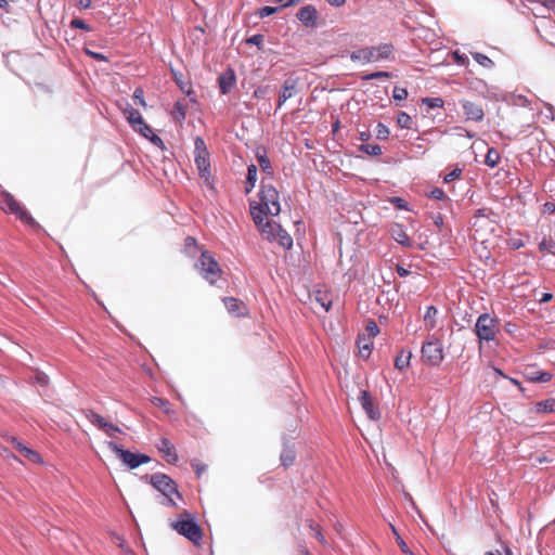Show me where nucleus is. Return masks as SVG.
<instances>
[{"instance_id": "f257e3e1", "label": "nucleus", "mask_w": 555, "mask_h": 555, "mask_svg": "<svg viewBox=\"0 0 555 555\" xmlns=\"http://www.w3.org/2000/svg\"><path fill=\"white\" fill-rule=\"evenodd\" d=\"M281 211L280 196L276 189L262 181L259 201L250 203V215L262 238L278 242L282 247L289 249L293 246L292 236L268 215L278 216Z\"/></svg>"}, {"instance_id": "f03ea898", "label": "nucleus", "mask_w": 555, "mask_h": 555, "mask_svg": "<svg viewBox=\"0 0 555 555\" xmlns=\"http://www.w3.org/2000/svg\"><path fill=\"white\" fill-rule=\"evenodd\" d=\"M170 526L179 534L185 537L194 544L202 540V531L195 517L188 511L181 513L177 519L170 521Z\"/></svg>"}, {"instance_id": "7ed1b4c3", "label": "nucleus", "mask_w": 555, "mask_h": 555, "mask_svg": "<svg viewBox=\"0 0 555 555\" xmlns=\"http://www.w3.org/2000/svg\"><path fill=\"white\" fill-rule=\"evenodd\" d=\"M392 47L390 44H380L378 47H367L352 52L351 60L362 63L379 62L390 59Z\"/></svg>"}, {"instance_id": "20e7f679", "label": "nucleus", "mask_w": 555, "mask_h": 555, "mask_svg": "<svg viewBox=\"0 0 555 555\" xmlns=\"http://www.w3.org/2000/svg\"><path fill=\"white\" fill-rule=\"evenodd\" d=\"M194 160L199 173V177L205 180L207 185H210V163L209 153L207 151L205 141L201 137L194 140Z\"/></svg>"}, {"instance_id": "39448f33", "label": "nucleus", "mask_w": 555, "mask_h": 555, "mask_svg": "<svg viewBox=\"0 0 555 555\" xmlns=\"http://www.w3.org/2000/svg\"><path fill=\"white\" fill-rule=\"evenodd\" d=\"M152 486L162 493L164 504L176 505L173 500V495L180 499V494L177 490L175 482L167 476L163 474H155L151 477Z\"/></svg>"}, {"instance_id": "423d86ee", "label": "nucleus", "mask_w": 555, "mask_h": 555, "mask_svg": "<svg viewBox=\"0 0 555 555\" xmlns=\"http://www.w3.org/2000/svg\"><path fill=\"white\" fill-rule=\"evenodd\" d=\"M499 332L498 321L489 313H482L478 317L475 324V333L479 340H494Z\"/></svg>"}, {"instance_id": "0eeeda50", "label": "nucleus", "mask_w": 555, "mask_h": 555, "mask_svg": "<svg viewBox=\"0 0 555 555\" xmlns=\"http://www.w3.org/2000/svg\"><path fill=\"white\" fill-rule=\"evenodd\" d=\"M422 358L428 365H439L443 360L442 343L435 337L427 339L422 346Z\"/></svg>"}, {"instance_id": "6e6552de", "label": "nucleus", "mask_w": 555, "mask_h": 555, "mask_svg": "<svg viewBox=\"0 0 555 555\" xmlns=\"http://www.w3.org/2000/svg\"><path fill=\"white\" fill-rule=\"evenodd\" d=\"M107 447L122 461V463L130 469L139 467L141 464L150 462V457L145 454H135L130 451L124 450L119 444L109 441Z\"/></svg>"}, {"instance_id": "1a4fd4ad", "label": "nucleus", "mask_w": 555, "mask_h": 555, "mask_svg": "<svg viewBox=\"0 0 555 555\" xmlns=\"http://www.w3.org/2000/svg\"><path fill=\"white\" fill-rule=\"evenodd\" d=\"M196 267L204 279L211 284L216 282L221 272L218 262L208 253H202Z\"/></svg>"}, {"instance_id": "9d476101", "label": "nucleus", "mask_w": 555, "mask_h": 555, "mask_svg": "<svg viewBox=\"0 0 555 555\" xmlns=\"http://www.w3.org/2000/svg\"><path fill=\"white\" fill-rule=\"evenodd\" d=\"M0 207L5 212L15 214L22 221L29 224H35L33 217L15 201L11 194L7 192H3L1 195Z\"/></svg>"}, {"instance_id": "9b49d317", "label": "nucleus", "mask_w": 555, "mask_h": 555, "mask_svg": "<svg viewBox=\"0 0 555 555\" xmlns=\"http://www.w3.org/2000/svg\"><path fill=\"white\" fill-rule=\"evenodd\" d=\"M359 401L370 420L377 421L380 417L378 408L375 406L371 395L366 390L360 391Z\"/></svg>"}, {"instance_id": "f8f14e48", "label": "nucleus", "mask_w": 555, "mask_h": 555, "mask_svg": "<svg viewBox=\"0 0 555 555\" xmlns=\"http://www.w3.org/2000/svg\"><path fill=\"white\" fill-rule=\"evenodd\" d=\"M461 105L466 120L481 121L483 119L485 113L479 104L463 100L461 101Z\"/></svg>"}, {"instance_id": "ddd939ff", "label": "nucleus", "mask_w": 555, "mask_h": 555, "mask_svg": "<svg viewBox=\"0 0 555 555\" xmlns=\"http://www.w3.org/2000/svg\"><path fill=\"white\" fill-rule=\"evenodd\" d=\"M297 18L306 26H314L317 23L318 11L314 5L307 4L299 9Z\"/></svg>"}, {"instance_id": "4468645a", "label": "nucleus", "mask_w": 555, "mask_h": 555, "mask_svg": "<svg viewBox=\"0 0 555 555\" xmlns=\"http://www.w3.org/2000/svg\"><path fill=\"white\" fill-rule=\"evenodd\" d=\"M297 93V81L288 78L284 81L283 88L279 96L278 107H281L288 99H292Z\"/></svg>"}, {"instance_id": "2eb2a0df", "label": "nucleus", "mask_w": 555, "mask_h": 555, "mask_svg": "<svg viewBox=\"0 0 555 555\" xmlns=\"http://www.w3.org/2000/svg\"><path fill=\"white\" fill-rule=\"evenodd\" d=\"M236 82V76L232 68H228L224 73H222L219 77V87L220 91L223 94L230 92V90L234 87Z\"/></svg>"}, {"instance_id": "dca6fc26", "label": "nucleus", "mask_w": 555, "mask_h": 555, "mask_svg": "<svg viewBox=\"0 0 555 555\" xmlns=\"http://www.w3.org/2000/svg\"><path fill=\"white\" fill-rule=\"evenodd\" d=\"M223 302L228 312L232 315L241 317L247 313L245 305L236 298L228 297L223 299Z\"/></svg>"}, {"instance_id": "f3484780", "label": "nucleus", "mask_w": 555, "mask_h": 555, "mask_svg": "<svg viewBox=\"0 0 555 555\" xmlns=\"http://www.w3.org/2000/svg\"><path fill=\"white\" fill-rule=\"evenodd\" d=\"M122 113L133 130L139 125H143L144 120L142 118V115L137 109H134L129 103L125 104V107H122Z\"/></svg>"}, {"instance_id": "a211bd4d", "label": "nucleus", "mask_w": 555, "mask_h": 555, "mask_svg": "<svg viewBox=\"0 0 555 555\" xmlns=\"http://www.w3.org/2000/svg\"><path fill=\"white\" fill-rule=\"evenodd\" d=\"M390 234H391V237L398 244H400L404 247L412 246V241L410 240V237L408 236V234L405 233V230L403 229V227L401 224L396 223V224L391 225Z\"/></svg>"}, {"instance_id": "6ab92c4d", "label": "nucleus", "mask_w": 555, "mask_h": 555, "mask_svg": "<svg viewBox=\"0 0 555 555\" xmlns=\"http://www.w3.org/2000/svg\"><path fill=\"white\" fill-rule=\"evenodd\" d=\"M159 452H162L169 463H173L178 460L175 447L167 438H162L156 444Z\"/></svg>"}, {"instance_id": "aec40b11", "label": "nucleus", "mask_w": 555, "mask_h": 555, "mask_svg": "<svg viewBox=\"0 0 555 555\" xmlns=\"http://www.w3.org/2000/svg\"><path fill=\"white\" fill-rule=\"evenodd\" d=\"M311 300H314L324 311H328L332 305V299L328 295L318 291L311 297Z\"/></svg>"}, {"instance_id": "412c9836", "label": "nucleus", "mask_w": 555, "mask_h": 555, "mask_svg": "<svg viewBox=\"0 0 555 555\" xmlns=\"http://www.w3.org/2000/svg\"><path fill=\"white\" fill-rule=\"evenodd\" d=\"M438 310L434 306L427 307V310L424 315V323L427 330H433L436 326V317Z\"/></svg>"}, {"instance_id": "4be33fe9", "label": "nucleus", "mask_w": 555, "mask_h": 555, "mask_svg": "<svg viewBox=\"0 0 555 555\" xmlns=\"http://www.w3.org/2000/svg\"><path fill=\"white\" fill-rule=\"evenodd\" d=\"M411 357H412V353L410 351L409 352L401 351L395 360L396 369H398L399 371H403L404 369H406L410 364Z\"/></svg>"}, {"instance_id": "5701e85b", "label": "nucleus", "mask_w": 555, "mask_h": 555, "mask_svg": "<svg viewBox=\"0 0 555 555\" xmlns=\"http://www.w3.org/2000/svg\"><path fill=\"white\" fill-rule=\"evenodd\" d=\"M370 339L371 338H365L362 336H360L358 338L359 352H360L361 357H363V358H367L371 354L372 343Z\"/></svg>"}, {"instance_id": "b1692460", "label": "nucleus", "mask_w": 555, "mask_h": 555, "mask_svg": "<svg viewBox=\"0 0 555 555\" xmlns=\"http://www.w3.org/2000/svg\"><path fill=\"white\" fill-rule=\"evenodd\" d=\"M261 43V37H247L244 40H242L238 44L240 52H245V48L248 47H256L259 49Z\"/></svg>"}, {"instance_id": "393cba45", "label": "nucleus", "mask_w": 555, "mask_h": 555, "mask_svg": "<svg viewBox=\"0 0 555 555\" xmlns=\"http://www.w3.org/2000/svg\"><path fill=\"white\" fill-rule=\"evenodd\" d=\"M86 416H87V418L89 420L90 423H92L93 425L98 426L102 430L104 429V427L108 423V422L105 421L104 417H102L101 415H99V414H96V413H94L92 411H89L86 414Z\"/></svg>"}, {"instance_id": "a878e982", "label": "nucleus", "mask_w": 555, "mask_h": 555, "mask_svg": "<svg viewBox=\"0 0 555 555\" xmlns=\"http://www.w3.org/2000/svg\"><path fill=\"white\" fill-rule=\"evenodd\" d=\"M86 416H87V418L89 420L90 423H92L93 425L98 426L102 430L104 429V427L108 423V422L105 421L104 417H102L101 415H99V414H96V413H94L92 411H89L86 414Z\"/></svg>"}, {"instance_id": "bb28decb", "label": "nucleus", "mask_w": 555, "mask_h": 555, "mask_svg": "<svg viewBox=\"0 0 555 555\" xmlns=\"http://www.w3.org/2000/svg\"><path fill=\"white\" fill-rule=\"evenodd\" d=\"M295 460V452L293 449L285 447L281 453V462L283 466L287 467L293 464Z\"/></svg>"}, {"instance_id": "cd10ccee", "label": "nucleus", "mask_w": 555, "mask_h": 555, "mask_svg": "<svg viewBox=\"0 0 555 555\" xmlns=\"http://www.w3.org/2000/svg\"><path fill=\"white\" fill-rule=\"evenodd\" d=\"M257 160H258V164H259L260 168L268 176H272L273 171H272L271 163H270V159L267 157V155L264 153L263 154H258L257 155Z\"/></svg>"}, {"instance_id": "c85d7f7f", "label": "nucleus", "mask_w": 555, "mask_h": 555, "mask_svg": "<svg viewBox=\"0 0 555 555\" xmlns=\"http://www.w3.org/2000/svg\"><path fill=\"white\" fill-rule=\"evenodd\" d=\"M171 115L177 122L181 124L185 118V107L180 102H177Z\"/></svg>"}, {"instance_id": "c756f323", "label": "nucleus", "mask_w": 555, "mask_h": 555, "mask_svg": "<svg viewBox=\"0 0 555 555\" xmlns=\"http://www.w3.org/2000/svg\"><path fill=\"white\" fill-rule=\"evenodd\" d=\"M499 160H500L499 152L494 149H489L487 152V155H486L485 163L489 167L494 168L499 164Z\"/></svg>"}, {"instance_id": "7c9ffc66", "label": "nucleus", "mask_w": 555, "mask_h": 555, "mask_svg": "<svg viewBox=\"0 0 555 555\" xmlns=\"http://www.w3.org/2000/svg\"><path fill=\"white\" fill-rule=\"evenodd\" d=\"M527 377H528V379H530L532 382H541V383H546L551 379V375L548 373L539 372V371L527 373Z\"/></svg>"}, {"instance_id": "2f4dec72", "label": "nucleus", "mask_w": 555, "mask_h": 555, "mask_svg": "<svg viewBox=\"0 0 555 555\" xmlns=\"http://www.w3.org/2000/svg\"><path fill=\"white\" fill-rule=\"evenodd\" d=\"M20 453L23 454L27 460H29L34 463L41 462V456L39 455V453H37L35 450H33L26 446L24 448H22Z\"/></svg>"}, {"instance_id": "473e14b6", "label": "nucleus", "mask_w": 555, "mask_h": 555, "mask_svg": "<svg viewBox=\"0 0 555 555\" xmlns=\"http://www.w3.org/2000/svg\"><path fill=\"white\" fill-rule=\"evenodd\" d=\"M20 453L23 454L27 460H29L34 463L41 462V456L39 455V453H37L35 450H33L26 446L24 448H22Z\"/></svg>"}, {"instance_id": "72a5a7b5", "label": "nucleus", "mask_w": 555, "mask_h": 555, "mask_svg": "<svg viewBox=\"0 0 555 555\" xmlns=\"http://www.w3.org/2000/svg\"><path fill=\"white\" fill-rule=\"evenodd\" d=\"M20 453L23 454L27 460H29L34 463L41 462V456L39 455V453H37L35 450H33L26 446L24 448H22Z\"/></svg>"}, {"instance_id": "f704fd0d", "label": "nucleus", "mask_w": 555, "mask_h": 555, "mask_svg": "<svg viewBox=\"0 0 555 555\" xmlns=\"http://www.w3.org/2000/svg\"><path fill=\"white\" fill-rule=\"evenodd\" d=\"M20 453L23 454L27 460H29L34 463L41 462V456L39 455V453H37L35 450H33L26 446L24 448H22Z\"/></svg>"}, {"instance_id": "c9c22d12", "label": "nucleus", "mask_w": 555, "mask_h": 555, "mask_svg": "<svg viewBox=\"0 0 555 555\" xmlns=\"http://www.w3.org/2000/svg\"><path fill=\"white\" fill-rule=\"evenodd\" d=\"M538 412H555V400L548 399L537 403Z\"/></svg>"}, {"instance_id": "e433bc0d", "label": "nucleus", "mask_w": 555, "mask_h": 555, "mask_svg": "<svg viewBox=\"0 0 555 555\" xmlns=\"http://www.w3.org/2000/svg\"><path fill=\"white\" fill-rule=\"evenodd\" d=\"M391 530L393 532V534L396 535V540L398 542V545L400 546L401 551L405 554V555H414V553L409 548V546L406 545V543L403 541V539L400 537V534L398 533L397 529L395 526H391Z\"/></svg>"}, {"instance_id": "4c0bfd02", "label": "nucleus", "mask_w": 555, "mask_h": 555, "mask_svg": "<svg viewBox=\"0 0 555 555\" xmlns=\"http://www.w3.org/2000/svg\"><path fill=\"white\" fill-rule=\"evenodd\" d=\"M247 184H250V189H254L257 180V166L251 164L247 168Z\"/></svg>"}, {"instance_id": "58836bf2", "label": "nucleus", "mask_w": 555, "mask_h": 555, "mask_svg": "<svg viewBox=\"0 0 555 555\" xmlns=\"http://www.w3.org/2000/svg\"><path fill=\"white\" fill-rule=\"evenodd\" d=\"M397 122L401 128H411V117L404 112L398 114Z\"/></svg>"}, {"instance_id": "ea45409f", "label": "nucleus", "mask_w": 555, "mask_h": 555, "mask_svg": "<svg viewBox=\"0 0 555 555\" xmlns=\"http://www.w3.org/2000/svg\"><path fill=\"white\" fill-rule=\"evenodd\" d=\"M133 100L135 102V104L140 105L141 107L143 108H146L147 107V104L144 100V92L141 88H137L133 92Z\"/></svg>"}, {"instance_id": "a19ab883", "label": "nucleus", "mask_w": 555, "mask_h": 555, "mask_svg": "<svg viewBox=\"0 0 555 555\" xmlns=\"http://www.w3.org/2000/svg\"><path fill=\"white\" fill-rule=\"evenodd\" d=\"M539 249L541 251H547L552 255L555 256V242L554 241H546V240H543L540 244H539Z\"/></svg>"}, {"instance_id": "79ce46f5", "label": "nucleus", "mask_w": 555, "mask_h": 555, "mask_svg": "<svg viewBox=\"0 0 555 555\" xmlns=\"http://www.w3.org/2000/svg\"><path fill=\"white\" fill-rule=\"evenodd\" d=\"M475 61L483 67H491L493 62L485 54L474 53Z\"/></svg>"}, {"instance_id": "37998d69", "label": "nucleus", "mask_w": 555, "mask_h": 555, "mask_svg": "<svg viewBox=\"0 0 555 555\" xmlns=\"http://www.w3.org/2000/svg\"><path fill=\"white\" fill-rule=\"evenodd\" d=\"M362 151L372 156H378L382 154V147L376 144L362 145Z\"/></svg>"}, {"instance_id": "c03bdc74", "label": "nucleus", "mask_w": 555, "mask_h": 555, "mask_svg": "<svg viewBox=\"0 0 555 555\" xmlns=\"http://www.w3.org/2000/svg\"><path fill=\"white\" fill-rule=\"evenodd\" d=\"M376 137L377 139L379 140H385L388 138L389 135V129L387 126H385L384 124H377L376 126Z\"/></svg>"}, {"instance_id": "a18cd8bd", "label": "nucleus", "mask_w": 555, "mask_h": 555, "mask_svg": "<svg viewBox=\"0 0 555 555\" xmlns=\"http://www.w3.org/2000/svg\"><path fill=\"white\" fill-rule=\"evenodd\" d=\"M408 96V90L405 88L395 87L392 98L396 101H403Z\"/></svg>"}, {"instance_id": "49530a36", "label": "nucleus", "mask_w": 555, "mask_h": 555, "mask_svg": "<svg viewBox=\"0 0 555 555\" xmlns=\"http://www.w3.org/2000/svg\"><path fill=\"white\" fill-rule=\"evenodd\" d=\"M134 131L139 132L144 138L149 139L152 134V128L143 121V125H139Z\"/></svg>"}, {"instance_id": "de8ad7c7", "label": "nucleus", "mask_w": 555, "mask_h": 555, "mask_svg": "<svg viewBox=\"0 0 555 555\" xmlns=\"http://www.w3.org/2000/svg\"><path fill=\"white\" fill-rule=\"evenodd\" d=\"M423 102L430 108L442 107L443 105V100L440 98H427Z\"/></svg>"}, {"instance_id": "09e8293b", "label": "nucleus", "mask_w": 555, "mask_h": 555, "mask_svg": "<svg viewBox=\"0 0 555 555\" xmlns=\"http://www.w3.org/2000/svg\"><path fill=\"white\" fill-rule=\"evenodd\" d=\"M278 10H279L278 8L266 5L258 10V15L261 18L268 17V16L274 14Z\"/></svg>"}, {"instance_id": "8fccbe9b", "label": "nucleus", "mask_w": 555, "mask_h": 555, "mask_svg": "<svg viewBox=\"0 0 555 555\" xmlns=\"http://www.w3.org/2000/svg\"><path fill=\"white\" fill-rule=\"evenodd\" d=\"M366 332L369 334V338H373L379 333V328L374 321H370L366 325Z\"/></svg>"}, {"instance_id": "3c124183", "label": "nucleus", "mask_w": 555, "mask_h": 555, "mask_svg": "<svg viewBox=\"0 0 555 555\" xmlns=\"http://www.w3.org/2000/svg\"><path fill=\"white\" fill-rule=\"evenodd\" d=\"M390 76L387 72H375L372 74H367L363 77L364 80H372V79H378V78H388Z\"/></svg>"}, {"instance_id": "603ef678", "label": "nucleus", "mask_w": 555, "mask_h": 555, "mask_svg": "<svg viewBox=\"0 0 555 555\" xmlns=\"http://www.w3.org/2000/svg\"><path fill=\"white\" fill-rule=\"evenodd\" d=\"M70 26H73L75 28L88 30V31L90 30L88 24L83 20H79V18L72 20Z\"/></svg>"}, {"instance_id": "864d4df0", "label": "nucleus", "mask_w": 555, "mask_h": 555, "mask_svg": "<svg viewBox=\"0 0 555 555\" xmlns=\"http://www.w3.org/2000/svg\"><path fill=\"white\" fill-rule=\"evenodd\" d=\"M103 431L108 436V437H115L116 433H119V428L116 427L115 425H113L112 423H107L106 426L104 427Z\"/></svg>"}, {"instance_id": "5fc2aeb1", "label": "nucleus", "mask_w": 555, "mask_h": 555, "mask_svg": "<svg viewBox=\"0 0 555 555\" xmlns=\"http://www.w3.org/2000/svg\"><path fill=\"white\" fill-rule=\"evenodd\" d=\"M152 403H153L154 405H156V406L162 408L166 413H169V412H170V411H169V409L167 408L168 402H167V401H165V400H163V399H160V398H157V397L153 398V399H152Z\"/></svg>"}, {"instance_id": "6e6d98bb", "label": "nucleus", "mask_w": 555, "mask_h": 555, "mask_svg": "<svg viewBox=\"0 0 555 555\" xmlns=\"http://www.w3.org/2000/svg\"><path fill=\"white\" fill-rule=\"evenodd\" d=\"M430 197L440 201L446 197V194H444L443 190L436 188L430 192Z\"/></svg>"}, {"instance_id": "4d7b16f0", "label": "nucleus", "mask_w": 555, "mask_h": 555, "mask_svg": "<svg viewBox=\"0 0 555 555\" xmlns=\"http://www.w3.org/2000/svg\"><path fill=\"white\" fill-rule=\"evenodd\" d=\"M391 203L400 209H406V202L401 197H392Z\"/></svg>"}, {"instance_id": "13d9d810", "label": "nucleus", "mask_w": 555, "mask_h": 555, "mask_svg": "<svg viewBox=\"0 0 555 555\" xmlns=\"http://www.w3.org/2000/svg\"><path fill=\"white\" fill-rule=\"evenodd\" d=\"M192 466L195 469L198 477L206 470V465L199 462L193 463Z\"/></svg>"}, {"instance_id": "bf43d9fd", "label": "nucleus", "mask_w": 555, "mask_h": 555, "mask_svg": "<svg viewBox=\"0 0 555 555\" xmlns=\"http://www.w3.org/2000/svg\"><path fill=\"white\" fill-rule=\"evenodd\" d=\"M461 172H462V171H461V169H454L453 171H451L450 173H448V175L444 177V181H446V182H450V181H452V180H454V179L459 178V177H460V175H461Z\"/></svg>"}, {"instance_id": "052dcab7", "label": "nucleus", "mask_w": 555, "mask_h": 555, "mask_svg": "<svg viewBox=\"0 0 555 555\" xmlns=\"http://www.w3.org/2000/svg\"><path fill=\"white\" fill-rule=\"evenodd\" d=\"M85 52H86L88 55H90V56H92V57H94V59H96V60H100V61H106V56H105V55H103L102 53L93 52V51H91V50H90V49H88V48H86V49H85Z\"/></svg>"}, {"instance_id": "680f3d73", "label": "nucleus", "mask_w": 555, "mask_h": 555, "mask_svg": "<svg viewBox=\"0 0 555 555\" xmlns=\"http://www.w3.org/2000/svg\"><path fill=\"white\" fill-rule=\"evenodd\" d=\"M149 140H150L154 145H156V146H158V147H160V149H164V142H163V140H162L158 135H156V134H154V133H153V134L149 138Z\"/></svg>"}, {"instance_id": "e2e57ef3", "label": "nucleus", "mask_w": 555, "mask_h": 555, "mask_svg": "<svg viewBox=\"0 0 555 555\" xmlns=\"http://www.w3.org/2000/svg\"><path fill=\"white\" fill-rule=\"evenodd\" d=\"M8 440L12 443V446L20 452L22 448L25 446L15 437H8Z\"/></svg>"}, {"instance_id": "0e129e2a", "label": "nucleus", "mask_w": 555, "mask_h": 555, "mask_svg": "<svg viewBox=\"0 0 555 555\" xmlns=\"http://www.w3.org/2000/svg\"><path fill=\"white\" fill-rule=\"evenodd\" d=\"M77 7L79 9H89L91 7V0H77Z\"/></svg>"}, {"instance_id": "69168bd1", "label": "nucleus", "mask_w": 555, "mask_h": 555, "mask_svg": "<svg viewBox=\"0 0 555 555\" xmlns=\"http://www.w3.org/2000/svg\"><path fill=\"white\" fill-rule=\"evenodd\" d=\"M278 3H281V8L292 7L296 3V0H274Z\"/></svg>"}, {"instance_id": "338daca9", "label": "nucleus", "mask_w": 555, "mask_h": 555, "mask_svg": "<svg viewBox=\"0 0 555 555\" xmlns=\"http://www.w3.org/2000/svg\"><path fill=\"white\" fill-rule=\"evenodd\" d=\"M543 7L555 12V0H544Z\"/></svg>"}, {"instance_id": "774afa93", "label": "nucleus", "mask_w": 555, "mask_h": 555, "mask_svg": "<svg viewBox=\"0 0 555 555\" xmlns=\"http://www.w3.org/2000/svg\"><path fill=\"white\" fill-rule=\"evenodd\" d=\"M37 380H38V383H40L41 385H47V383H48V376H47V375H44V374H42V373H40V374H38V375H37Z\"/></svg>"}]
</instances>
